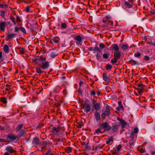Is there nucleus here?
<instances>
[{
  "label": "nucleus",
  "instance_id": "864d4df0",
  "mask_svg": "<svg viewBox=\"0 0 155 155\" xmlns=\"http://www.w3.org/2000/svg\"><path fill=\"white\" fill-rule=\"evenodd\" d=\"M102 147L100 145H98V146H96L95 148V150H98L99 149L101 148Z\"/></svg>",
  "mask_w": 155,
  "mask_h": 155
},
{
  "label": "nucleus",
  "instance_id": "49530a36",
  "mask_svg": "<svg viewBox=\"0 0 155 155\" xmlns=\"http://www.w3.org/2000/svg\"><path fill=\"white\" fill-rule=\"evenodd\" d=\"M144 59L146 61H148L150 59V58L147 55H145L144 57Z\"/></svg>",
  "mask_w": 155,
  "mask_h": 155
},
{
  "label": "nucleus",
  "instance_id": "a211bd4d",
  "mask_svg": "<svg viewBox=\"0 0 155 155\" xmlns=\"http://www.w3.org/2000/svg\"><path fill=\"white\" fill-rule=\"evenodd\" d=\"M119 126L116 125H114L112 127V131L113 133L117 132L118 131L119 129Z\"/></svg>",
  "mask_w": 155,
  "mask_h": 155
},
{
  "label": "nucleus",
  "instance_id": "a18cd8bd",
  "mask_svg": "<svg viewBox=\"0 0 155 155\" xmlns=\"http://www.w3.org/2000/svg\"><path fill=\"white\" fill-rule=\"evenodd\" d=\"M141 54L140 52H138L137 53L134 54V56L136 57H139L140 56Z\"/></svg>",
  "mask_w": 155,
  "mask_h": 155
},
{
  "label": "nucleus",
  "instance_id": "6e6552de",
  "mask_svg": "<svg viewBox=\"0 0 155 155\" xmlns=\"http://www.w3.org/2000/svg\"><path fill=\"white\" fill-rule=\"evenodd\" d=\"M7 38L10 40L12 39V38L16 37L17 36V34L15 33H8L7 34Z\"/></svg>",
  "mask_w": 155,
  "mask_h": 155
},
{
  "label": "nucleus",
  "instance_id": "dca6fc26",
  "mask_svg": "<svg viewBox=\"0 0 155 155\" xmlns=\"http://www.w3.org/2000/svg\"><path fill=\"white\" fill-rule=\"evenodd\" d=\"M121 56V54L120 52L119 51H114V57L116 58L119 59Z\"/></svg>",
  "mask_w": 155,
  "mask_h": 155
},
{
  "label": "nucleus",
  "instance_id": "603ef678",
  "mask_svg": "<svg viewBox=\"0 0 155 155\" xmlns=\"http://www.w3.org/2000/svg\"><path fill=\"white\" fill-rule=\"evenodd\" d=\"M77 127L79 128H81L82 126V123H78L77 124Z\"/></svg>",
  "mask_w": 155,
  "mask_h": 155
},
{
  "label": "nucleus",
  "instance_id": "39448f33",
  "mask_svg": "<svg viewBox=\"0 0 155 155\" xmlns=\"http://www.w3.org/2000/svg\"><path fill=\"white\" fill-rule=\"evenodd\" d=\"M40 67L42 69H47L48 68L49 66V63L48 61L42 62L39 64Z\"/></svg>",
  "mask_w": 155,
  "mask_h": 155
},
{
  "label": "nucleus",
  "instance_id": "4d7b16f0",
  "mask_svg": "<svg viewBox=\"0 0 155 155\" xmlns=\"http://www.w3.org/2000/svg\"><path fill=\"white\" fill-rule=\"evenodd\" d=\"M15 32H18L19 31V30L20 29V28H19L18 27H15Z\"/></svg>",
  "mask_w": 155,
  "mask_h": 155
},
{
  "label": "nucleus",
  "instance_id": "7c9ffc66",
  "mask_svg": "<svg viewBox=\"0 0 155 155\" xmlns=\"http://www.w3.org/2000/svg\"><path fill=\"white\" fill-rule=\"evenodd\" d=\"M72 151V148L71 147H67L65 149V151L68 153H70Z\"/></svg>",
  "mask_w": 155,
  "mask_h": 155
},
{
  "label": "nucleus",
  "instance_id": "412c9836",
  "mask_svg": "<svg viewBox=\"0 0 155 155\" xmlns=\"http://www.w3.org/2000/svg\"><path fill=\"white\" fill-rule=\"evenodd\" d=\"M120 123L121 125V128L122 129L124 128L127 124V123L124 120H121Z\"/></svg>",
  "mask_w": 155,
  "mask_h": 155
},
{
  "label": "nucleus",
  "instance_id": "5fc2aeb1",
  "mask_svg": "<svg viewBox=\"0 0 155 155\" xmlns=\"http://www.w3.org/2000/svg\"><path fill=\"white\" fill-rule=\"evenodd\" d=\"M143 91L141 89H137V92H138V93L140 94H142L143 93Z\"/></svg>",
  "mask_w": 155,
  "mask_h": 155
},
{
  "label": "nucleus",
  "instance_id": "58836bf2",
  "mask_svg": "<svg viewBox=\"0 0 155 155\" xmlns=\"http://www.w3.org/2000/svg\"><path fill=\"white\" fill-rule=\"evenodd\" d=\"M20 30L23 33L25 34H26V31L25 29L23 27H20Z\"/></svg>",
  "mask_w": 155,
  "mask_h": 155
},
{
  "label": "nucleus",
  "instance_id": "393cba45",
  "mask_svg": "<svg viewBox=\"0 0 155 155\" xmlns=\"http://www.w3.org/2000/svg\"><path fill=\"white\" fill-rule=\"evenodd\" d=\"M35 68L37 71V72L38 73L41 74L43 72V71L41 70V67H36Z\"/></svg>",
  "mask_w": 155,
  "mask_h": 155
},
{
  "label": "nucleus",
  "instance_id": "4c0bfd02",
  "mask_svg": "<svg viewBox=\"0 0 155 155\" xmlns=\"http://www.w3.org/2000/svg\"><path fill=\"white\" fill-rule=\"evenodd\" d=\"M130 63L133 65H134L136 64L138 65L137 63L135 61L133 60H131L130 61Z\"/></svg>",
  "mask_w": 155,
  "mask_h": 155
},
{
  "label": "nucleus",
  "instance_id": "de8ad7c7",
  "mask_svg": "<svg viewBox=\"0 0 155 155\" xmlns=\"http://www.w3.org/2000/svg\"><path fill=\"white\" fill-rule=\"evenodd\" d=\"M57 55V54L54 53L52 52L51 54V57L52 58H55Z\"/></svg>",
  "mask_w": 155,
  "mask_h": 155
},
{
  "label": "nucleus",
  "instance_id": "473e14b6",
  "mask_svg": "<svg viewBox=\"0 0 155 155\" xmlns=\"http://www.w3.org/2000/svg\"><path fill=\"white\" fill-rule=\"evenodd\" d=\"M61 27L62 28H67V24L65 23H62L61 24Z\"/></svg>",
  "mask_w": 155,
  "mask_h": 155
},
{
  "label": "nucleus",
  "instance_id": "6ab92c4d",
  "mask_svg": "<svg viewBox=\"0 0 155 155\" xmlns=\"http://www.w3.org/2000/svg\"><path fill=\"white\" fill-rule=\"evenodd\" d=\"M103 80L109 82L110 81V79L108 78L107 76V74L106 73H104L103 74Z\"/></svg>",
  "mask_w": 155,
  "mask_h": 155
},
{
  "label": "nucleus",
  "instance_id": "72a5a7b5",
  "mask_svg": "<svg viewBox=\"0 0 155 155\" xmlns=\"http://www.w3.org/2000/svg\"><path fill=\"white\" fill-rule=\"evenodd\" d=\"M122 147L121 145L120 144L118 145L116 148V149L115 150V151L116 152H118L119 151V150L121 149V148Z\"/></svg>",
  "mask_w": 155,
  "mask_h": 155
},
{
  "label": "nucleus",
  "instance_id": "6e6d98bb",
  "mask_svg": "<svg viewBox=\"0 0 155 155\" xmlns=\"http://www.w3.org/2000/svg\"><path fill=\"white\" fill-rule=\"evenodd\" d=\"M138 131V129L137 127H135L134 129V131L135 133H137Z\"/></svg>",
  "mask_w": 155,
  "mask_h": 155
},
{
  "label": "nucleus",
  "instance_id": "f257e3e1",
  "mask_svg": "<svg viewBox=\"0 0 155 155\" xmlns=\"http://www.w3.org/2000/svg\"><path fill=\"white\" fill-rule=\"evenodd\" d=\"M99 48L95 47L93 50V53H96L98 52L102 53V50L106 47L105 46L103 43H100L99 44Z\"/></svg>",
  "mask_w": 155,
  "mask_h": 155
},
{
  "label": "nucleus",
  "instance_id": "338daca9",
  "mask_svg": "<svg viewBox=\"0 0 155 155\" xmlns=\"http://www.w3.org/2000/svg\"><path fill=\"white\" fill-rule=\"evenodd\" d=\"M94 48L93 47H90L88 48V50L90 51H93Z\"/></svg>",
  "mask_w": 155,
  "mask_h": 155
},
{
  "label": "nucleus",
  "instance_id": "774afa93",
  "mask_svg": "<svg viewBox=\"0 0 155 155\" xmlns=\"http://www.w3.org/2000/svg\"><path fill=\"white\" fill-rule=\"evenodd\" d=\"M151 155H155V151H151Z\"/></svg>",
  "mask_w": 155,
  "mask_h": 155
},
{
  "label": "nucleus",
  "instance_id": "c03bdc74",
  "mask_svg": "<svg viewBox=\"0 0 155 155\" xmlns=\"http://www.w3.org/2000/svg\"><path fill=\"white\" fill-rule=\"evenodd\" d=\"M62 102L61 101H59L57 102V103H55L54 106L56 107H58L61 105V104Z\"/></svg>",
  "mask_w": 155,
  "mask_h": 155
},
{
  "label": "nucleus",
  "instance_id": "c85d7f7f",
  "mask_svg": "<svg viewBox=\"0 0 155 155\" xmlns=\"http://www.w3.org/2000/svg\"><path fill=\"white\" fill-rule=\"evenodd\" d=\"M0 101L5 104L7 103V101L5 97H2L1 98Z\"/></svg>",
  "mask_w": 155,
  "mask_h": 155
},
{
  "label": "nucleus",
  "instance_id": "4be33fe9",
  "mask_svg": "<svg viewBox=\"0 0 155 155\" xmlns=\"http://www.w3.org/2000/svg\"><path fill=\"white\" fill-rule=\"evenodd\" d=\"M114 137L111 136L108 138L106 142V144H109L110 142H113L114 141Z\"/></svg>",
  "mask_w": 155,
  "mask_h": 155
},
{
  "label": "nucleus",
  "instance_id": "bb28decb",
  "mask_svg": "<svg viewBox=\"0 0 155 155\" xmlns=\"http://www.w3.org/2000/svg\"><path fill=\"white\" fill-rule=\"evenodd\" d=\"M124 4L127 8H130L133 6V5H132L130 4L127 2H124Z\"/></svg>",
  "mask_w": 155,
  "mask_h": 155
},
{
  "label": "nucleus",
  "instance_id": "5701e85b",
  "mask_svg": "<svg viewBox=\"0 0 155 155\" xmlns=\"http://www.w3.org/2000/svg\"><path fill=\"white\" fill-rule=\"evenodd\" d=\"M95 132L97 134H99L104 132L102 128H101V126H100V128H97Z\"/></svg>",
  "mask_w": 155,
  "mask_h": 155
},
{
  "label": "nucleus",
  "instance_id": "680f3d73",
  "mask_svg": "<svg viewBox=\"0 0 155 155\" xmlns=\"http://www.w3.org/2000/svg\"><path fill=\"white\" fill-rule=\"evenodd\" d=\"M91 93L92 95H94L95 94V92L94 90H92L91 91Z\"/></svg>",
  "mask_w": 155,
  "mask_h": 155
},
{
  "label": "nucleus",
  "instance_id": "69168bd1",
  "mask_svg": "<svg viewBox=\"0 0 155 155\" xmlns=\"http://www.w3.org/2000/svg\"><path fill=\"white\" fill-rule=\"evenodd\" d=\"M138 87H141L142 88H143V87L144 85H143V84H138Z\"/></svg>",
  "mask_w": 155,
  "mask_h": 155
},
{
  "label": "nucleus",
  "instance_id": "ea45409f",
  "mask_svg": "<svg viewBox=\"0 0 155 155\" xmlns=\"http://www.w3.org/2000/svg\"><path fill=\"white\" fill-rule=\"evenodd\" d=\"M109 56V54L108 53L104 54H103V57L104 58H107Z\"/></svg>",
  "mask_w": 155,
  "mask_h": 155
},
{
  "label": "nucleus",
  "instance_id": "13d9d810",
  "mask_svg": "<svg viewBox=\"0 0 155 155\" xmlns=\"http://www.w3.org/2000/svg\"><path fill=\"white\" fill-rule=\"evenodd\" d=\"M96 56L98 59H100L101 57V56L98 53H97L96 54Z\"/></svg>",
  "mask_w": 155,
  "mask_h": 155
},
{
  "label": "nucleus",
  "instance_id": "052dcab7",
  "mask_svg": "<svg viewBox=\"0 0 155 155\" xmlns=\"http://www.w3.org/2000/svg\"><path fill=\"white\" fill-rule=\"evenodd\" d=\"M106 18L107 20H109L111 19V17L109 15L106 16Z\"/></svg>",
  "mask_w": 155,
  "mask_h": 155
},
{
  "label": "nucleus",
  "instance_id": "cd10ccee",
  "mask_svg": "<svg viewBox=\"0 0 155 155\" xmlns=\"http://www.w3.org/2000/svg\"><path fill=\"white\" fill-rule=\"evenodd\" d=\"M46 58L43 56H41L39 58V61L40 62H44L45 61Z\"/></svg>",
  "mask_w": 155,
  "mask_h": 155
},
{
  "label": "nucleus",
  "instance_id": "7ed1b4c3",
  "mask_svg": "<svg viewBox=\"0 0 155 155\" xmlns=\"http://www.w3.org/2000/svg\"><path fill=\"white\" fill-rule=\"evenodd\" d=\"M100 126L104 132L105 131H108L110 130L111 128V126L108 125L107 123L106 122L102 124Z\"/></svg>",
  "mask_w": 155,
  "mask_h": 155
},
{
  "label": "nucleus",
  "instance_id": "4468645a",
  "mask_svg": "<svg viewBox=\"0 0 155 155\" xmlns=\"http://www.w3.org/2000/svg\"><path fill=\"white\" fill-rule=\"evenodd\" d=\"M111 49L114 50V51H119V48L118 45L117 44H113L111 46Z\"/></svg>",
  "mask_w": 155,
  "mask_h": 155
},
{
  "label": "nucleus",
  "instance_id": "1a4fd4ad",
  "mask_svg": "<svg viewBox=\"0 0 155 155\" xmlns=\"http://www.w3.org/2000/svg\"><path fill=\"white\" fill-rule=\"evenodd\" d=\"M106 108L105 110L104 111V113L102 114V116L105 115L107 116H109L110 114L109 107L108 106H106Z\"/></svg>",
  "mask_w": 155,
  "mask_h": 155
},
{
  "label": "nucleus",
  "instance_id": "9b49d317",
  "mask_svg": "<svg viewBox=\"0 0 155 155\" xmlns=\"http://www.w3.org/2000/svg\"><path fill=\"white\" fill-rule=\"evenodd\" d=\"M84 111L86 113L89 112L91 110V107L89 104L87 103L85 106H84Z\"/></svg>",
  "mask_w": 155,
  "mask_h": 155
},
{
  "label": "nucleus",
  "instance_id": "79ce46f5",
  "mask_svg": "<svg viewBox=\"0 0 155 155\" xmlns=\"http://www.w3.org/2000/svg\"><path fill=\"white\" fill-rule=\"evenodd\" d=\"M53 41L55 43H58L59 42V38H55L53 39Z\"/></svg>",
  "mask_w": 155,
  "mask_h": 155
},
{
  "label": "nucleus",
  "instance_id": "20e7f679",
  "mask_svg": "<svg viewBox=\"0 0 155 155\" xmlns=\"http://www.w3.org/2000/svg\"><path fill=\"white\" fill-rule=\"evenodd\" d=\"M93 108L96 111L98 110L100 108L101 104L97 102L94 99L92 100Z\"/></svg>",
  "mask_w": 155,
  "mask_h": 155
},
{
  "label": "nucleus",
  "instance_id": "09e8293b",
  "mask_svg": "<svg viewBox=\"0 0 155 155\" xmlns=\"http://www.w3.org/2000/svg\"><path fill=\"white\" fill-rule=\"evenodd\" d=\"M4 60V58L2 56V52H0V61H3Z\"/></svg>",
  "mask_w": 155,
  "mask_h": 155
},
{
  "label": "nucleus",
  "instance_id": "c756f323",
  "mask_svg": "<svg viewBox=\"0 0 155 155\" xmlns=\"http://www.w3.org/2000/svg\"><path fill=\"white\" fill-rule=\"evenodd\" d=\"M19 52L20 54H23L24 53V49L22 48H18Z\"/></svg>",
  "mask_w": 155,
  "mask_h": 155
},
{
  "label": "nucleus",
  "instance_id": "2f4dec72",
  "mask_svg": "<svg viewBox=\"0 0 155 155\" xmlns=\"http://www.w3.org/2000/svg\"><path fill=\"white\" fill-rule=\"evenodd\" d=\"M112 66L109 64H107L106 65V69L107 70H110L112 68Z\"/></svg>",
  "mask_w": 155,
  "mask_h": 155
},
{
  "label": "nucleus",
  "instance_id": "e433bc0d",
  "mask_svg": "<svg viewBox=\"0 0 155 155\" xmlns=\"http://www.w3.org/2000/svg\"><path fill=\"white\" fill-rule=\"evenodd\" d=\"M0 6L2 8H4L8 7V5L5 3H2L0 5Z\"/></svg>",
  "mask_w": 155,
  "mask_h": 155
},
{
  "label": "nucleus",
  "instance_id": "b1692460",
  "mask_svg": "<svg viewBox=\"0 0 155 155\" xmlns=\"http://www.w3.org/2000/svg\"><path fill=\"white\" fill-rule=\"evenodd\" d=\"M23 126V124H21L18 125L16 128V130L18 131H20Z\"/></svg>",
  "mask_w": 155,
  "mask_h": 155
},
{
  "label": "nucleus",
  "instance_id": "2eb2a0df",
  "mask_svg": "<svg viewBox=\"0 0 155 155\" xmlns=\"http://www.w3.org/2000/svg\"><path fill=\"white\" fill-rule=\"evenodd\" d=\"M39 142V140L38 138L37 137H35L34 138L32 141V143L34 145H37L38 144Z\"/></svg>",
  "mask_w": 155,
  "mask_h": 155
},
{
  "label": "nucleus",
  "instance_id": "f8f14e48",
  "mask_svg": "<svg viewBox=\"0 0 155 155\" xmlns=\"http://www.w3.org/2000/svg\"><path fill=\"white\" fill-rule=\"evenodd\" d=\"M6 150L9 152L10 153H16V151L14 150L11 146H7L6 149Z\"/></svg>",
  "mask_w": 155,
  "mask_h": 155
},
{
  "label": "nucleus",
  "instance_id": "f3484780",
  "mask_svg": "<svg viewBox=\"0 0 155 155\" xmlns=\"http://www.w3.org/2000/svg\"><path fill=\"white\" fill-rule=\"evenodd\" d=\"M8 137L12 141L15 140L17 138V137L16 136H15L13 134H9L8 136Z\"/></svg>",
  "mask_w": 155,
  "mask_h": 155
},
{
  "label": "nucleus",
  "instance_id": "f704fd0d",
  "mask_svg": "<svg viewBox=\"0 0 155 155\" xmlns=\"http://www.w3.org/2000/svg\"><path fill=\"white\" fill-rule=\"evenodd\" d=\"M5 12L4 10H2L0 12V15L1 17L3 18H5Z\"/></svg>",
  "mask_w": 155,
  "mask_h": 155
},
{
  "label": "nucleus",
  "instance_id": "aec40b11",
  "mask_svg": "<svg viewBox=\"0 0 155 155\" xmlns=\"http://www.w3.org/2000/svg\"><path fill=\"white\" fill-rule=\"evenodd\" d=\"M3 49L5 52L6 53H8L9 52L10 50L8 46L6 45H4Z\"/></svg>",
  "mask_w": 155,
  "mask_h": 155
},
{
  "label": "nucleus",
  "instance_id": "a878e982",
  "mask_svg": "<svg viewBox=\"0 0 155 155\" xmlns=\"http://www.w3.org/2000/svg\"><path fill=\"white\" fill-rule=\"evenodd\" d=\"M128 48V44L123 45L121 47L122 50L124 51L126 50Z\"/></svg>",
  "mask_w": 155,
  "mask_h": 155
},
{
  "label": "nucleus",
  "instance_id": "3c124183",
  "mask_svg": "<svg viewBox=\"0 0 155 155\" xmlns=\"http://www.w3.org/2000/svg\"><path fill=\"white\" fill-rule=\"evenodd\" d=\"M21 21H22L20 17L18 16H17L16 17V21L17 22H21Z\"/></svg>",
  "mask_w": 155,
  "mask_h": 155
},
{
  "label": "nucleus",
  "instance_id": "8fccbe9b",
  "mask_svg": "<svg viewBox=\"0 0 155 155\" xmlns=\"http://www.w3.org/2000/svg\"><path fill=\"white\" fill-rule=\"evenodd\" d=\"M30 7L29 6H27L25 8V12H29L30 10Z\"/></svg>",
  "mask_w": 155,
  "mask_h": 155
},
{
  "label": "nucleus",
  "instance_id": "423d86ee",
  "mask_svg": "<svg viewBox=\"0 0 155 155\" xmlns=\"http://www.w3.org/2000/svg\"><path fill=\"white\" fill-rule=\"evenodd\" d=\"M103 22L105 23L106 26L107 27H112L113 25V22L111 20H104L103 21Z\"/></svg>",
  "mask_w": 155,
  "mask_h": 155
},
{
  "label": "nucleus",
  "instance_id": "ddd939ff",
  "mask_svg": "<svg viewBox=\"0 0 155 155\" xmlns=\"http://www.w3.org/2000/svg\"><path fill=\"white\" fill-rule=\"evenodd\" d=\"M94 116L95 117L96 120L97 121H98L101 119V115L98 111H95Z\"/></svg>",
  "mask_w": 155,
  "mask_h": 155
},
{
  "label": "nucleus",
  "instance_id": "0eeeda50",
  "mask_svg": "<svg viewBox=\"0 0 155 155\" xmlns=\"http://www.w3.org/2000/svg\"><path fill=\"white\" fill-rule=\"evenodd\" d=\"M84 38L83 36H81L78 35L76 36L74 39L77 40L78 43H81L82 42V40H83Z\"/></svg>",
  "mask_w": 155,
  "mask_h": 155
},
{
  "label": "nucleus",
  "instance_id": "c9c22d12",
  "mask_svg": "<svg viewBox=\"0 0 155 155\" xmlns=\"http://www.w3.org/2000/svg\"><path fill=\"white\" fill-rule=\"evenodd\" d=\"M117 58L114 57V59L111 60V62L113 64H114L117 62V60L118 59Z\"/></svg>",
  "mask_w": 155,
  "mask_h": 155
},
{
  "label": "nucleus",
  "instance_id": "37998d69",
  "mask_svg": "<svg viewBox=\"0 0 155 155\" xmlns=\"http://www.w3.org/2000/svg\"><path fill=\"white\" fill-rule=\"evenodd\" d=\"M26 133V131L24 130H21L20 132V134L21 136H23Z\"/></svg>",
  "mask_w": 155,
  "mask_h": 155
},
{
  "label": "nucleus",
  "instance_id": "bf43d9fd",
  "mask_svg": "<svg viewBox=\"0 0 155 155\" xmlns=\"http://www.w3.org/2000/svg\"><path fill=\"white\" fill-rule=\"evenodd\" d=\"M5 129V127L0 125V130H4Z\"/></svg>",
  "mask_w": 155,
  "mask_h": 155
},
{
  "label": "nucleus",
  "instance_id": "e2e57ef3",
  "mask_svg": "<svg viewBox=\"0 0 155 155\" xmlns=\"http://www.w3.org/2000/svg\"><path fill=\"white\" fill-rule=\"evenodd\" d=\"M134 133H135L133 131L131 132L130 135V137H134Z\"/></svg>",
  "mask_w": 155,
  "mask_h": 155
},
{
  "label": "nucleus",
  "instance_id": "f03ea898",
  "mask_svg": "<svg viewBox=\"0 0 155 155\" xmlns=\"http://www.w3.org/2000/svg\"><path fill=\"white\" fill-rule=\"evenodd\" d=\"M64 128L63 127H61L60 126H59L57 127H53L51 130V132L53 134L56 135L59 132L61 131H63Z\"/></svg>",
  "mask_w": 155,
  "mask_h": 155
},
{
  "label": "nucleus",
  "instance_id": "a19ab883",
  "mask_svg": "<svg viewBox=\"0 0 155 155\" xmlns=\"http://www.w3.org/2000/svg\"><path fill=\"white\" fill-rule=\"evenodd\" d=\"M10 19L11 20L12 22H13L14 24H16V21H15V19L14 17L11 16L10 18Z\"/></svg>",
  "mask_w": 155,
  "mask_h": 155
},
{
  "label": "nucleus",
  "instance_id": "0e129e2a",
  "mask_svg": "<svg viewBox=\"0 0 155 155\" xmlns=\"http://www.w3.org/2000/svg\"><path fill=\"white\" fill-rule=\"evenodd\" d=\"M134 143L133 141L131 142V141L129 143V146L131 148V146L134 144Z\"/></svg>",
  "mask_w": 155,
  "mask_h": 155
},
{
  "label": "nucleus",
  "instance_id": "9d476101",
  "mask_svg": "<svg viewBox=\"0 0 155 155\" xmlns=\"http://www.w3.org/2000/svg\"><path fill=\"white\" fill-rule=\"evenodd\" d=\"M6 25V23L2 21L0 22V30L2 31H4L5 30V27Z\"/></svg>",
  "mask_w": 155,
  "mask_h": 155
}]
</instances>
